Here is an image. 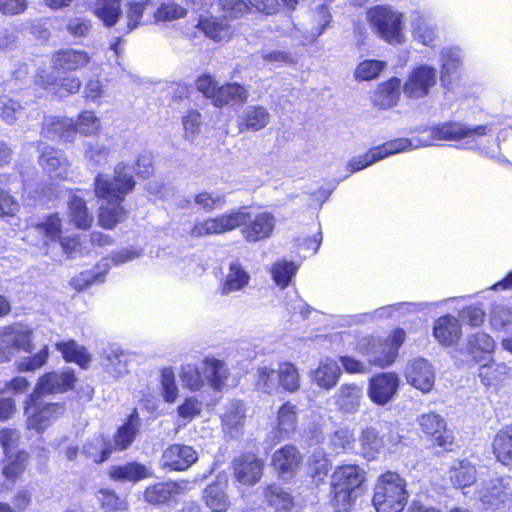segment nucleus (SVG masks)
<instances>
[{
    "label": "nucleus",
    "mask_w": 512,
    "mask_h": 512,
    "mask_svg": "<svg viewBox=\"0 0 512 512\" xmlns=\"http://www.w3.org/2000/svg\"><path fill=\"white\" fill-rule=\"evenodd\" d=\"M92 62V55L73 47H61L51 52L49 63L52 71L40 68L35 72L33 85L36 90L62 100L78 94L82 80L72 73L81 71Z\"/></svg>",
    "instance_id": "obj_1"
},
{
    "label": "nucleus",
    "mask_w": 512,
    "mask_h": 512,
    "mask_svg": "<svg viewBox=\"0 0 512 512\" xmlns=\"http://www.w3.org/2000/svg\"><path fill=\"white\" fill-rule=\"evenodd\" d=\"M136 186L134 176L124 164H117L113 176L108 178L98 173L93 182V192L97 199L107 205L101 206L98 211V225L106 230L114 229L127 217V211L122 205L126 196Z\"/></svg>",
    "instance_id": "obj_2"
},
{
    "label": "nucleus",
    "mask_w": 512,
    "mask_h": 512,
    "mask_svg": "<svg viewBox=\"0 0 512 512\" xmlns=\"http://www.w3.org/2000/svg\"><path fill=\"white\" fill-rule=\"evenodd\" d=\"M141 418L137 408H133L124 422L117 427L112 438L100 435L95 441L87 442L83 447L85 456L94 464L108 461L114 452L126 451L136 440L140 432Z\"/></svg>",
    "instance_id": "obj_3"
},
{
    "label": "nucleus",
    "mask_w": 512,
    "mask_h": 512,
    "mask_svg": "<svg viewBox=\"0 0 512 512\" xmlns=\"http://www.w3.org/2000/svg\"><path fill=\"white\" fill-rule=\"evenodd\" d=\"M330 505L335 512H350L358 491L366 482V472L357 464L338 465L331 476Z\"/></svg>",
    "instance_id": "obj_4"
},
{
    "label": "nucleus",
    "mask_w": 512,
    "mask_h": 512,
    "mask_svg": "<svg viewBox=\"0 0 512 512\" xmlns=\"http://www.w3.org/2000/svg\"><path fill=\"white\" fill-rule=\"evenodd\" d=\"M409 497L406 480L398 472L387 470L375 481L371 503L376 512H403Z\"/></svg>",
    "instance_id": "obj_5"
},
{
    "label": "nucleus",
    "mask_w": 512,
    "mask_h": 512,
    "mask_svg": "<svg viewBox=\"0 0 512 512\" xmlns=\"http://www.w3.org/2000/svg\"><path fill=\"white\" fill-rule=\"evenodd\" d=\"M195 87L212 105L222 109L229 105H243L248 101L249 90L239 82L219 84L213 75L203 73L195 80Z\"/></svg>",
    "instance_id": "obj_6"
},
{
    "label": "nucleus",
    "mask_w": 512,
    "mask_h": 512,
    "mask_svg": "<svg viewBox=\"0 0 512 512\" xmlns=\"http://www.w3.org/2000/svg\"><path fill=\"white\" fill-rule=\"evenodd\" d=\"M255 386L268 395L278 390L293 394L301 388V376L294 363L282 361L276 370L268 366L258 367Z\"/></svg>",
    "instance_id": "obj_7"
},
{
    "label": "nucleus",
    "mask_w": 512,
    "mask_h": 512,
    "mask_svg": "<svg viewBox=\"0 0 512 512\" xmlns=\"http://www.w3.org/2000/svg\"><path fill=\"white\" fill-rule=\"evenodd\" d=\"M402 436L386 421H377L374 425L362 429L359 435L362 456L373 461L384 450H393L402 443Z\"/></svg>",
    "instance_id": "obj_8"
},
{
    "label": "nucleus",
    "mask_w": 512,
    "mask_h": 512,
    "mask_svg": "<svg viewBox=\"0 0 512 512\" xmlns=\"http://www.w3.org/2000/svg\"><path fill=\"white\" fill-rule=\"evenodd\" d=\"M40 396L32 392L25 400L24 405L26 429L34 430L37 433L44 432L51 422L58 419L65 412L63 402L44 403Z\"/></svg>",
    "instance_id": "obj_9"
},
{
    "label": "nucleus",
    "mask_w": 512,
    "mask_h": 512,
    "mask_svg": "<svg viewBox=\"0 0 512 512\" xmlns=\"http://www.w3.org/2000/svg\"><path fill=\"white\" fill-rule=\"evenodd\" d=\"M429 137L436 141H465L466 147H471L479 138L488 134L491 127L488 124L469 126L458 121H445L426 129Z\"/></svg>",
    "instance_id": "obj_10"
},
{
    "label": "nucleus",
    "mask_w": 512,
    "mask_h": 512,
    "mask_svg": "<svg viewBox=\"0 0 512 512\" xmlns=\"http://www.w3.org/2000/svg\"><path fill=\"white\" fill-rule=\"evenodd\" d=\"M367 19L377 34L389 44L404 41L403 15L387 6H374L367 12Z\"/></svg>",
    "instance_id": "obj_11"
},
{
    "label": "nucleus",
    "mask_w": 512,
    "mask_h": 512,
    "mask_svg": "<svg viewBox=\"0 0 512 512\" xmlns=\"http://www.w3.org/2000/svg\"><path fill=\"white\" fill-rule=\"evenodd\" d=\"M230 213H237L239 216L235 230L242 227L241 233L246 242L255 243L272 236L276 219L271 212L264 211L252 215L241 207L230 210Z\"/></svg>",
    "instance_id": "obj_12"
},
{
    "label": "nucleus",
    "mask_w": 512,
    "mask_h": 512,
    "mask_svg": "<svg viewBox=\"0 0 512 512\" xmlns=\"http://www.w3.org/2000/svg\"><path fill=\"white\" fill-rule=\"evenodd\" d=\"M417 423L432 448H439L442 452L453 451L455 436L441 415L435 412L424 413L417 418Z\"/></svg>",
    "instance_id": "obj_13"
},
{
    "label": "nucleus",
    "mask_w": 512,
    "mask_h": 512,
    "mask_svg": "<svg viewBox=\"0 0 512 512\" xmlns=\"http://www.w3.org/2000/svg\"><path fill=\"white\" fill-rule=\"evenodd\" d=\"M304 463V456L299 448L287 443L277 448L271 456L270 467L278 479L289 481L301 470Z\"/></svg>",
    "instance_id": "obj_14"
},
{
    "label": "nucleus",
    "mask_w": 512,
    "mask_h": 512,
    "mask_svg": "<svg viewBox=\"0 0 512 512\" xmlns=\"http://www.w3.org/2000/svg\"><path fill=\"white\" fill-rule=\"evenodd\" d=\"M411 148H413V144L408 138L388 140L378 146L370 148L365 153L357 157H353L349 161L348 167L351 172H357L390 155L397 154Z\"/></svg>",
    "instance_id": "obj_15"
},
{
    "label": "nucleus",
    "mask_w": 512,
    "mask_h": 512,
    "mask_svg": "<svg viewBox=\"0 0 512 512\" xmlns=\"http://www.w3.org/2000/svg\"><path fill=\"white\" fill-rule=\"evenodd\" d=\"M436 83V68L420 64L410 70L402 85V90L407 99H422L429 95Z\"/></svg>",
    "instance_id": "obj_16"
},
{
    "label": "nucleus",
    "mask_w": 512,
    "mask_h": 512,
    "mask_svg": "<svg viewBox=\"0 0 512 512\" xmlns=\"http://www.w3.org/2000/svg\"><path fill=\"white\" fill-rule=\"evenodd\" d=\"M355 350L367 357L369 365L382 369L392 365L398 356L395 348H390L388 340L371 335L358 339Z\"/></svg>",
    "instance_id": "obj_17"
},
{
    "label": "nucleus",
    "mask_w": 512,
    "mask_h": 512,
    "mask_svg": "<svg viewBox=\"0 0 512 512\" xmlns=\"http://www.w3.org/2000/svg\"><path fill=\"white\" fill-rule=\"evenodd\" d=\"M77 375L72 368L51 370L38 377L33 392L37 395L64 394L75 388Z\"/></svg>",
    "instance_id": "obj_18"
},
{
    "label": "nucleus",
    "mask_w": 512,
    "mask_h": 512,
    "mask_svg": "<svg viewBox=\"0 0 512 512\" xmlns=\"http://www.w3.org/2000/svg\"><path fill=\"white\" fill-rule=\"evenodd\" d=\"M235 480L243 486L252 487L262 478L264 461L257 453L246 451L236 456L231 463Z\"/></svg>",
    "instance_id": "obj_19"
},
{
    "label": "nucleus",
    "mask_w": 512,
    "mask_h": 512,
    "mask_svg": "<svg viewBox=\"0 0 512 512\" xmlns=\"http://www.w3.org/2000/svg\"><path fill=\"white\" fill-rule=\"evenodd\" d=\"M186 481L167 480L148 485L143 491L144 501L154 507L172 506L186 489Z\"/></svg>",
    "instance_id": "obj_20"
},
{
    "label": "nucleus",
    "mask_w": 512,
    "mask_h": 512,
    "mask_svg": "<svg viewBox=\"0 0 512 512\" xmlns=\"http://www.w3.org/2000/svg\"><path fill=\"white\" fill-rule=\"evenodd\" d=\"M398 388L399 377L395 372H380L369 379L367 393L374 404L384 406L393 399Z\"/></svg>",
    "instance_id": "obj_21"
},
{
    "label": "nucleus",
    "mask_w": 512,
    "mask_h": 512,
    "mask_svg": "<svg viewBox=\"0 0 512 512\" xmlns=\"http://www.w3.org/2000/svg\"><path fill=\"white\" fill-rule=\"evenodd\" d=\"M239 216L230 211L215 217L196 221L189 231L192 238H203L211 235H219L235 230Z\"/></svg>",
    "instance_id": "obj_22"
},
{
    "label": "nucleus",
    "mask_w": 512,
    "mask_h": 512,
    "mask_svg": "<svg viewBox=\"0 0 512 512\" xmlns=\"http://www.w3.org/2000/svg\"><path fill=\"white\" fill-rule=\"evenodd\" d=\"M197 460V451L192 446L179 443L169 445L161 455L162 467L176 472L186 471Z\"/></svg>",
    "instance_id": "obj_23"
},
{
    "label": "nucleus",
    "mask_w": 512,
    "mask_h": 512,
    "mask_svg": "<svg viewBox=\"0 0 512 512\" xmlns=\"http://www.w3.org/2000/svg\"><path fill=\"white\" fill-rule=\"evenodd\" d=\"M38 164L50 178L60 181L68 180L71 161L60 149L45 147L39 154Z\"/></svg>",
    "instance_id": "obj_24"
},
{
    "label": "nucleus",
    "mask_w": 512,
    "mask_h": 512,
    "mask_svg": "<svg viewBox=\"0 0 512 512\" xmlns=\"http://www.w3.org/2000/svg\"><path fill=\"white\" fill-rule=\"evenodd\" d=\"M0 344L14 351L31 353L34 350L33 331L21 322H14L0 329Z\"/></svg>",
    "instance_id": "obj_25"
},
{
    "label": "nucleus",
    "mask_w": 512,
    "mask_h": 512,
    "mask_svg": "<svg viewBox=\"0 0 512 512\" xmlns=\"http://www.w3.org/2000/svg\"><path fill=\"white\" fill-rule=\"evenodd\" d=\"M480 499L485 506L493 511H505L512 506V492L502 478L492 480Z\"/></svg>",
    "instance_id": "obj_26"
},
{
    "label": "nucleus",
    "mask_w": 512,
    "mask_h": 512,
    "mask_svg": "<svg viewBox=\"0 0 512 512\" xmlns=\"http://www.w3.org/2000/svg\"><path fill=\"white\" fill-rule=\"evenodd\" d=\"M107 475L113 482L137 483L152 477L153 473L144 464L137 461H129L124 464L110 466Z\"/></svg>",
    "instance_id": "obj_27"
},
{
    "label": "nucleus",
    "mask_w": 512,
    "mask_h": 512,
    "mask_svg": "<svg viewBox=\"0 0 512 512\" xmlns=\"http://www.w3.org/2000/svg\"><path fill=\"white\" fill-rule=\"evenodd\" d=\"M406 378L408 383L424 393L431 391L434 386L435 377L432 366L422 358L411 362L407 368Z\"/></svg>",
    "instance_id": "obj_28"
},
{
    "label": "nucleus",
    "mask_w": 512,
    "mask_h": 512,
    "mask_svg": "<svg viewBox=\"0 0 512 512\" xmlns=\"http://www.w3.org/2000/svg\"><path fill=\"white\" fill-rule=\"evenodd\" d=\"M491 453L496 462L512 467V424L496 431L491 441Z\"/></svg>",
    "instance_id": "obj_29"
},
{
    "label": "nucleus",
    "mask_w": 512,
    "mask_h": 512,
    "mask_svg": "<svg viewBox=\"0 0 512 512\" xmlns=\"http://www.w3.org/2000/svg\"><path fill=\"white\" fill-rule=\"evenodd\" d=\"M462 335L458 319L446 314L438 317L433 325V336L443 346H451L458 342Z\"/></svg>",
    "instance_id": "obj_30"
},
{
    "label": "nucleus",
    "mask_w": 512,
    "mask_h": 512,
    "mask_svg": "<svg viewBox=\"0 0 512 512\" xmlns=\"http://www.w3.org/2000/svg\"><path fill=\"white\" fill-rule=\"evenodd\" d=\"M271 115L268 109L262 105L248 106L237 121L239 132H258L263 130L270 122Z\"/></svg>",
    "instance_id": "obj_31"
},
{
    "label": "nucleus",
    "mask_w": 512,
    "mask_h": 512,
    "mask_svg": "<svg viewBox=\"0 0 512 512\" xmlns=\"http://www.w3.org/2000/svg\"><path fill=\"white\" fill-rule=\"evenodd\" d=\"M401 80L392 76L378 84L373 93V104L379 109H389L397 104L400 98Z\"/></svg>",
    "instance_id": "obj_32"
},
{
    "label": "nucleus",
    "mask_w": 512,
    "mask_h": 512,
    "mask_svg": "<svg viewBox=\"0 0 512 512\" xmlns=\"http://www.w3.org/2000/svg\"><path fill=\"white\" fill-rule=\"evenodd\" d=\"M298 428V408L291 401L283 402L277 412L275 420V432L281 437H289Z\"/></svg>",
    "instance_id": "obj_33"
},
{
    "label": "nucleus",
    "mask_w": 512,
    "mask_h": 512,
    "mask_svg": "<svg viewBox=\"0 0 512 512\" xmlns=\"http://www.w3.org/2000/svg\"><path fill=\"white\" fill-rule=\"evenodd\" d=\"M55 348L66 363H75L81 369H87L92 361V356L86 347L78 344L74 339L58 341L55 343Z\"/></svg>",
    "instance_id": "obj_34"
},
{
    "label": "nucleus",
    "mask_w": 512,
    "mask_h": 512,
    "mask_svg": "<svg viewBox=\"0 0 512 512\" xmlns=\"http://www.w3.org/2000/svg\"><path fill=\"white\" fill-rule=\"evenodd\" d=\"M250 279V274L239 262H231L227 275L219 284V292L221 295H228L243 290L248 286Z\"/></svg>",
    "instance_id": "obj_35"
},
{
    "label": "nucleus",
    "mask_w": 512,
    "mask_h": 512,
    "mask_svg": "<svg viewBox=\"0 0 512 512\" xmlns=\"http://www.w3.org/2000/svg\"><path fill=\"white\" fill-rule=\"evenodd\" d=\"M45 130V136L50 139H59L64 143H74L77 135L75 122L68 117H53L49 120Z\"/></svg>",
    "instance_id": "obj_36"
},
{
    "label": "nucleus",
    "mask_w": 512,
    "mask_h": 512,
    "mask_svg": "<svg viewBox=\"0 0 512 512\" xmlns=\"http://www.w3.org/2000/svg\"><path fill=\"white\" fill-rule=\"evenodd\" d=\"M69 221L80 230H89L94 222L89 212L86 200L80 196L72 195L67 203Z\"/></svg>",
    "instance_id": "obj_37"
},
{
    "label": "nucleus",
    "mask_w": 512,
    "mask_h": 512,
    "mask_svg": "<svg viewBox=\"0 0 512 512\" xmlns=\"http://www.w3.org/2000/svg\"><path fill=\"white\" fill-rule=\"evenodd\" d=\"M196 27L215 42L228 40L232 34L231 26L225 17H205L198 21Z\"/></svg>",
    "instance_id": "obj_38"
},
{
    "label": "nucleus",
    "mask_w": 512,
    "mask_h": 512,
    "mask_svg": "<svg viewBox=\"0 0 512 512\" xmlns=\"http://www.w3.org/2000/svg\"><path fill=\"white\" fill-rule=\"evenodd\" d=\"M202 500L212 512H227L230 508L229 497L220 482L208 484L203 491Z\"/></svg>",
    "instance_id": "obj_39"
},
{
    "label": "nucleus",
    "mask_w": 512,
    "mask_h": 512,
    "mask_svg": "<svg viewBox=\"0 0 512 512\" xmlns=\"http://www.w3.org/2000/svg\"><path fill=\"white\" fill-rule=\"evenodd\" d=\"M448 473L449 480L456 489L470 487L476 482V467L466 459L457 461Z\"/></svg>",
    "instance_id": "obj_40"
},
{
    "label": "nucleus",
    "mask_w": 512,
    "mask_h": 512,
    "mask_svg": "<svg viewBox=\"0 0 512 512\" xmlns=\"http://www.w3.org/2000/svg\"><path fill=\"white\" fill-rule=\"evenodd\" d=\"M263 495L268 505L273 507L276 512L290 511L294 507L293 496L275 483L266 485Z\"/></svg>",
    "instance_id": "obj_41"
},
{
    "label": "nucleus",
    "mask_w": 512,
    "mask_h": 512,
    "mask_svg": "<svg viewBox=\"0 0 512 512\" xmlns=\"http://www.w3.org/2000/svg\"><path fill=\"white\" fill-rule=\"evenodd\" d=\"M308 474L311 481L319 486L325 482L329 472L332 469V463L326 453L316 451L308 459Z\"/></svg>",
    "instance_id": "obj_42"
},
{
    "label": "nucleus",
    "mask_w": 512,
    "mask_h": 512,
    "mask_svg": "<svg viewBox=\"0 0 512 512\" xmlns=\"http://www.w3.org/2000/svg\"><path fill=\"white\" fill-rule=\"evenodd\" d=\"M509 370L508 366L504 363L489 361L480 366L478 375L486 387L497 386L508 378Z\"/></svg>",
    "instance_id": "obj_43"
},
{
    "label": "nucleus",
    "mask_w": 512,
    "mask_h": 512,
    "mask_svg": "<svg viewBox=\"0 0 512 512\" xmlns=\"http://www.w3.org/2000/svg\"><path fill=\"white\" fill-rule=\"evenodd\" d=\"M341 375V370L334 361L321 362L313 371V380L326 390L333 388Z\"/></svg>",
    "instance_id": "obj_44"
},
{
    "label": "nucleus",
    "mask_w": 512,
    "mask_h": 512,
    "mask_svg": "<svg viewBox=\"0 0 512 512\" xmlns=\"http://www.w3.org/2000/svg\"><path fill=\"white\" fill-rule=\"evenodd\" d=\"M93 13L106 27H112L122 15L121 0H97Z\"/></svg>",
    "instance_id": "obj_45"
},
{
    "label": "nucleus",
    "mask_w": 512,
    "mask_h": 512,
    "mask_svg": "<svg viewBox=\"0 0 512 512\" xmlns=\"http://www.w3.org/2000/svg\"><path fill=\"white\" fill-rule=\"evenodd\" d=\"M28 459L29 454L25 450L6 455V461L2 468L3 475L8 480L15 482L24 473Z\"/></svg>",
    "instance_id": "obj_46"
},
{
    "label": "nucleus",
    "mask_w": 512,
    "mask_h": 512,
    "mask_svg": "<svg viewBox=\"0 0 512 512\" xmlns=\"http://www.w3.org/2000/svg\"><path fill=\"white\" fill-rule=\"evenodd\" d=\"M33 228L50 242H56L63 233L62 219L56 212L46 215L42 221L35 223Z\"/></svg>",
    "instance_id": "obj_47"
},
{
    "label": "nucleus",
    "mask_w": 512,
    "mask_h": 512,
    "mask_svg": "<svg viewBox=\"0 0 512 512\" xmlns=\"http://www.w3.org/2000/svg\"><path fill=\"white\" fill-rule=\"evenodd\" d=\"M204 364L210 370V374L208 376L210 386L214 391H221L229 377V371L226 368L224 361L216 358H207L204 360Z\"/></svg>",
    "instance_id": "obj_48"
},
{
    "label": "nucleus",
    "mask_w": 512,
    "mask_h": 512,
    "mask_svg": "<svg viewBox=\"0 0 512 512\" xmlns=\"http://www.w3.org/2000/svg\"><path fill=\"white\" fill-rule=\"evenodd\" d=\"M74 122L77 134L85 137L97 136L101 130L100 119L91 110H82Z\"/></svg>",
    "instance_id": "obj_49"
},
{
    "label": "nucleus",
    "mask_w": 512,
    "mask_h": 512,
    "mask_svg": "<svg viewBox=\"0 0 512 512\" xmlns=\"http://www.w3.org/2000/svg\"><path fill=\"white\" fill-rule=\"evenodd\" d=\"M361 388L356 384H342L337 395L336 404L343 410L353 411L359 406Z\"/></svg>",
    "instance_id": "obj_50"
},
{
    "label": "nucleus",
    "mask_w": 512,
    "mask_h": 512,
    "mask_svg": "<svg viewBox=\"0 0 512 512\" xmlns=\"http://www.w3.org/2000/svg\"><path fill=\"white\" fill-rule=\"evenodd\" d=\"M495 343L493 338L484 332H476L470 335L467 341V350L474 358L494 351Z\"/></svg>",
    "instance_id": "obj_51"
},
{
    "label": "nucleus",
    "mask_w": 512,
    "mask_h": 512,
    "mask_svg": "<svg viewBox=\"0 0 512 512\" xmlns=\"http://www.w3.org/2000/svg\"><path fill=\"white\" fill-rule=\"evenodd\" d=\"M297 265L292 261L280 260L272 265L271 274L275 284L284 289L289 286L297 272Z\"/></svg>",
    "instance_id": "obj_52"
},
{
    "label": "nucleus",
    "mask_w": 512,
    "mask_h": 512,
    "mask_svg": "<svg viewBox=\"0 0 512 512\" xmlns=\"http://www.w3.org/2000/svg\"><path fill=\"white\" fill-rule=\"evenodd\" d=\"M49 359V347L43 345V347L34 355L24 357L15 363L17 372H34L42 368Z\"/></svg>",
    "instance_id": "obj_53"
},
{
    "label": "nucleus",
    "mask_w": 512,
    "mask_h": 512,
    "mask_svg": "<svg viewBox=\"0 0 512 512\" xmlns=\"http://www.w3.org/2000/svg\"><path fill=\"white\" fill-rule=\"evenodd\" d=\"M49 359V347L43 345V347L34 355L24 357L15 363L17 372H34L42 368Z\"/></svg>",
    "instance_id": "obj_54"
},
{
    "label": "nucleus",
    "mask_w": 512,
    "mask_h": 512,
    "mask_svg": "<svg viewBox=\"0 0 512 512\" xmlns=\"http://www.w3.org/2000/svg\"><path fill=\"white\" fill-rule=\"evenodd\" d=\"M160 389L163 400L172 404L178 397V387L176 384L175 373L171 367H165L161 370Z\"/></svg>",
    "instance_id": "obj_55"
},
{
    "label": "nucleus",
    "mask_w": 512,
    "mask_h": 512,
    "mask_svg": "<svg viewBox=\"0 0 512 512\" xmlns=\"http://www.w3.org/2000/svg\"><path fill=\"white\" fill-rule=\"evenodd\" d=\"M386 63L382 60L366 59L356 66L354 77L358 81H370L377 78L385 68Z\"/></svg>",
    "instance_id": "obj_56"
},
{
    "label": "nucleus",
    "mask_w": 512,
    "mask_h": 512,
    "mask_svg": "<svg viewBox=\"0 0 512 512\" xmlns=\"http://www.w3.org/2000/svg\"><path fill=\"white\" fill-rule=\"evenodd\" d=\"M193 200L202 211L209 213L222 208L226 203V196L203 190L196 193Z\"/></svg>",
    "instance_id": "obj_57"
},
{
    "label": "nucleus",
    "mask_w": 512,
    "mask_h": 512,
    "mask_svg": "<svg viewBox=\"0 0 512 512\" xmlns=\"http://www.w3.org/2000/svg\"><path fill=\"white\" fill-rule=\"evenodd\" d=\"M179 376L183 386L190 391H199L204 386V377L200 369L194 364L183 365Z\"/></svg>",
    "instance_id": "obj_58"
},
{
    "label": "nucleus",
    "mask_w": 512,
    "mask_h": 512,
    "mask_svg": "<svg viewBox=\"0 0 512 512\" xmlns=\"http://www.w3.org/2000/svg\"><path fill=\"white\" fill-rule=\"evenodd\" d=\"M98 495L100 506L104 512H116L127 508V502L113 489H100Z\"/></svg>",
    "instance_id": "obj_59"
},
{
    "label": "nucleus",
    "mask_w": 512,
    "mask_h": 512,
    "mask_svg": "<svg viewBox=\"0 0 512 512\" xmlns=\"http://www.w3.org/2000/svg\"><path fill=\"white\" fill-rule=\"evenodd\" d=\"M110 148L97 142H90L85 146L84 158L93 166L99 167L108 162Z\"/></svg>",
    "instance_id": "obj_60"
},
{
    "label": "nucleus",
    "mask_w": 512,
    "mask_h": 512,
    "mask_svg": "<svg viewBox=\"0 0 512 512\" xmlns=\"http://www.w3.org/2000/svg\"><path fill=\"white\" fill-rule=\"evenodd\" d=\"M20 209V203L11 191L0 187V218L15 217Z\"/></svg>",
    "instance_id": "obj_61"
},
{
    "label": "nucleus",
    "mask_w": 512,
    "mask_h": 512,
    "mask_svg": "<svg viewBox=\"0 0 512 512\" xmlns=\"http://www.w3.org/2000/svg\"><path fill=\"white\" fill-rule=\"evenodd\" d=\"M150 5V0L131 1L127 3L126 16L128 31L135 29L141 23L143 13Z\"/></svg>",
    "instance_id": "obj_62"
},
{
    "label": "nucleus",
    "mask_w": 512,
    "mask_h": 512,
    "mask_svg": "<svg viewBox=\"0 0 512 512\" xmlns=\"http://www.w3.org/2000/svg\"><path fill=\"white\" fill-rule=\"evenodd\" d=\"M354 441L353 431L348 428H339L330 437L331 445L335 450L345 451L350 449Z\"/></svg>",
    "instance_id": "obj_63"
},
{
    "label": "nucleus",
    "mask_w": 512,
    "mask_h": 512,
    "mask_svg": "<svg viewBox=\"0 0 512 512\" xmlns=\"http://www.w3.org/2000/svg\"><path fill=\"white\" fill-rule=\"evenodd\" d=\"M201 410V402L196 397H186L184 401L177 407L178 416L188 421H191L195 417L199 416Z\"/></svg>",
    "instance_id": "obj_64"
}]
</instances>
